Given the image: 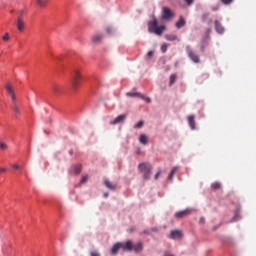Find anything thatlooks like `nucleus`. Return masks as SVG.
<instances>
[{
  "label": "nucleus",
  "instance_id": "obj_1",
  "mask_svg": "<svg viewBox=\"0 0 256 256\" xmlns=\"http://www.w3.org/2000/svg\"><path fill=\"white\" fill-rule=\"evenodd\" d=\"M143 242L139 241L136 244H133V241L128 240L126 242H122V243H116L114 244V246L112 247L111 253L112 255H116V253L119 252L120 249L124 250V251H134V253H141V251H143Z\"/></svg>",
  "mask_w": 256,
  "mask_h": 256
},
{
  "label": "nucleus",
  "instance_id": "obj_2",
  "mask_svg": "<svg viewBox=\"0 0 256 256\" xmlns=\"http://www.w3.org/2000/svg\"><path fill=\"white\" fill-rule=\"evenodd\" d=\"M152 19V21L148 22L149 33H155V35H163V31H165V26H158V21L155 16H152Z\"/></svg>",
  "mask_w": 256,
  "mask_h": 256
},
{
  "label": "nucleus",
  "instance_id": "obj_3",
  "mask_svg": "<svg viewBox=\"0 0 256 256\" xmlns=\"http://www.w3.org/2000/svg\"><path fill=\"white\" fill-rule=\"evenodd\" d=\"M138 170L143 175V179L145 181H149L151 178V171H153V166L149 163H140L138 165Z\"/></svg>",
  "mask_w": 256,
  "mask_h": 256
},
{
  "label": "nucleus",
  "instance_id": "obj_4",
  "mask_svg": "<svg viewBox=\"0 0 256 256\" xmlns=\"http://www.w3.org/2000/svg\"><path fill=\"white\" fill-rule=\"evenodd\" d=\"M79 81H81V72L79 69H74L72 72V89L77 91L79 87Z\"/></svg>",
  "mask_w": 256,
  "mask_h": 256
},
{
  "label": "nucleus",
  "instance_id": "obj_5",
  "mask_svg": "<svg viewBox=\"0 0 256 256\" xmlns=\"http://www.w3.org/2000/svg\"><path fill=\"white\" fill-rule=\"evenodd\" d=\"M173 17H175V13H173L169 7L164 6L162 8V19L164 21H171V19H173Z\"/></svg>",
  "mask_w": 256,
  "mask_h": 256
},
{
  "label": "nucleus",
  "instance_id": "obj_6",
  "mask_svg": "<svg viewBox=\"0 0 256 256\" xmlns=\"http://www.w3.org/2000/svg\"><path fill=\"white\" fill-rule=\"evenodd\" d=\"M126 95H127V97H139L143 101H146V103H151V98H149L139 92H128Z\"/></svg>",
  "mask_w": 256,
  "mask_h": 256
},
{
  "label": "nucleus",
  "instance_id": "obj_7",
  "mask_svg": "<svg viewBox=\"0 0 256 256\" xmlns=\"http://www.w3.org/2000/svg\"><path fill=\"white\" fill-rule=\"evenodd\" d=\"M186 50L188 53V57L191 59V61H193V63H199V61H200L199 55H197V53H195V52H193V50H191V46H187Z\"/></svg>",
  "mask_w": 256,
  "mask_h": 256
},
{
  "label": "nucleus",
  "instance_id": "obj_8",
  "mask_svg": "<svg viewBox=\"0 0 256 256\" xmlns=\"http://www.w3.org/2000/svg\"><path fill=\"white\" fill-rule=\"evenodd\" d=\"M127 119V114L118 115L114 120L110 121V125H119V123H124Z\"/></svg>",
  "mask_w": 256,
  "mask_h": 256
},
{
  "label": "nucleus",
  "instance_id": "obj_9",
  "mask_svg": "<svg viewBox=\"0 0 256 256\" xmlns=\"http://www.w3.org/2000/svg\"><path fill=\"white\" fill-rule=\"evenodd\" d=\"M16 27L18 31L23 32L25 30V20L23 17L19 16L16 20Z\"/></svg>",
  "mask_w": 256,
  "mask_h": 256
},
{
  "label": "nucleus",
  "instance_id": "obj_10",
  "mask_svg": "<svg viewBox=\"0 0 256 256\" xmlns=\"http://www.w3.org/2000/svg\"><path fill=\"white\" fill-rule=\"evenodd\" d=\"M70 175H79L81 173V164L72 165L69 169Z\"/></svg>",
  "mask_w": 256,
  "mask_h": 256
},
{
  "label": "nucleus",
  "instance_id": "obj_11",
  "mask_svg": "<svg viewBox=\"0 0 256 256\" xmlns=\"http://www.w3.org/2000/svg\"><path fill=\"white\" fill-rule=\"evenodd\" d=\"M183 237V233L179 230H174L170 233V239H181Z\"/></svg>",
  "mask_w": 256,
  "mask_h": 256
},
{
  "label": "nucleus",
  "instance_id": "obj_12",
  "mask_svg": "<svg viewBox=\"0 0 256 256\" xmlns=\"http://www.w3.org/2000/svg\"><path fill=\"white\" fill-rule=\"evenodd\" d=\"M215 25V30L217 31V33L223 34L225 33V28L221 25V22H219V20H216L214 22Z\"/></svg>",
  "mask_w": 256,
  "mask_h": 256
},
{
  "label": "nucleus",
  "instance_id": "obj_13",
  "mask_svg": "<svg viewBox=\"0 0 256 256\" xmlns=\"http://www.w3.org/2000/svg\"><path fill=\"white\" fill-rule=\"evenodd\" d=\"M104 185L107 187V189H110L111 191H115V189H117V184L109 181L108 179L104 180Z\"/></svg>",
  "mask_w": 256,
  "mask_h": 256
},
{
  "label": "nucleus",
  "instance_id": "obj_14",
  "mask_svg": "<svg viewBox=\"0 0 256 256\" xmlns=\"http://www.w3.org/2000/svg\"><path fill=\"white\" fill-rule=\"evenodd\" d=\"M51 91L54 95H59V93H61V86H59V84H53L51 86Z\"/></svg>",
  "mask_w": 256,
  "mask_h": 256
},
{
  "label": "nucleus",
  "instance_id": "obj_15",
  "mask_svg": "<svg viewBox=\"0 0 256 256\" xmlns=\"http://www.w3.org/2000/svg\"><path fill=\"white\" fill-rule=\"evenodd\" d=\"M188 214L189 210L179 211L175 213V217H177V219H183V217H187Z\"/></svg>",
  "mask_w": 256,
  "mask_h": 256
},
{
  "label": "nucleus",
  "instance_id": "obj_16",
  "mask_svg": "<svg viewBox=\"0 0 256 256\" xmlns=\"http://www.w3.org/2000/svg\"><path fill=\"white\" fill-rule=\"evenodd\" d=\"M141 145H147L149 143V138L145 134H141L139 137Z\"/></svg>",
  "mask_w": 256,
  "mask_h": 256
},
{
  "label": "nucleus",
  "instance_id": "obj_17",
  "mask_svg": "<svg viewBox=\"0 0 256 256\" xmlns=\"http://www.w3.org/2000/svg\"><path fill=\"white\" fill-rule=\"evenodd\" d=\"M188 123L191 129L195 130V116L190 115L188 116Z\"/></svg>",
  "mask_w": 256,
  "mask_h": 256
},
{
  "label": "nucleus",
  "instance_id": "obj_18",
  "mask_svg": "<svg viewBox=\"0 0 256 256\" xmlns=\"http://www.w3.org/2000/svg\"><path fill=\"white\" fill-rule=\"evenodd\" d=\"M49 0H36V4L41 8L47 7Z\"/></svg>",
  "mask_w": 256,
  "mask_h": 256
},
{
  "label": "nucleus",
  "instance_id": "obj_19",
  "mask_svg": "<svg viewBox=\"0 0 256 256\" xmlns=\"http://www.w3.org/2000/svg\"><path fill=\"white\" fill-rule=\"evenodd\" d=\"M185 18H183V16H181L179 18V20L176 22V27L177 29H181V27H185Z\"/></svg>",
  "mask_w": 256,
  "mask_h": 256
},
{
  "label": "nucleus",
  "instance_id": "obj_20",
  "mask_svg": "<svg viewBox=\"0 0 256 256\" xmlns=\"http://www.w3.org/2000/svg\"><path fill=\"white\" fill-rule=\"evenodd\" d=\"M178 171H179V167H177V166H175V167L171 170V172H170V174H169V176H168L169 181H172V180H173V176H174L175 173H177Z\"/></svg>",
  "mask_w": 256,
  "mask_h": 256
},
{
  "label": "nucleus",
  "instance_id": "obj_21",
  "mask_svg": "<svg viewBox=\"0 0 256 256\" xmlns=\"http://www.w3.org/2000/svg\"><path fill=\"white\" fill-rule=\"evenodd\" d=\"M103 39V35L97 34L92 37L93 43H101V40Z\"/></svg>",
  "mask_w": 256,
  "mask_h": 256
},
{
  "label": "nucleus",
  "instance_id": "obj_22",
  "mask_svg": "<svg viewBox=\"0 0 256 256\" xmlns=\"http://www.w3.org/2000/svg\"><path fill=\"white\" fill-rule=\"evenodd\" d=\"M5 87L8 94L10 95L15 94V91L13 90V86L11 85V83H7Z\"/></svg>",
  "mask_w": 256,
  "mask_h": 256
},
{
  "label": "nucleus",
  "instance_id": "obj_23",
  "mask_svg": "<svg viewBox=\"0 0 256 256\" xmlns=\"http://www.w3.org/2000/svg\"><path fill=\"white\" fill-rule=\"evenodd\" d=\"M145 125V121L140 120L138 123L134 125V129H141Z\"/></svg>",
  "mask_w": 256,
  "mask_h": 256
},
{
  "label": "nucleus",
  "instance_id": "obj_24",
  "mask_svg": "<svg viewBox=\"0 0 256 256\" xmlns=\"http://www.w3.org/2000/svg\"><path fill=\"white\" fill-rule=\"evenodd\" d=\"M211 189H214V191H216L217 189H221V183H219V182L212 183Z\"/></svg>",
  "mask_w": 256,
  "mask_h": 256
},
{
  "label": "nucleus",
  "instance_id": "obj_25",
  "mask_svg": "<svg viewBox=\"0 0 256 256\" xmlns=\"http://www.w3.org/2000/svg\"><path fill=\"white\" fill-rule=\"evenodd\" d=\"M176 81H177V75L172 74V75L170 76L169 85H170V86L173 85Z\"/></svg>",
  "mask_w": 256,
  "mask_h": 256
},
{
  "label": "nucleus",
  "instance_id": "obj_26",
  "mask_svg": "<svg viewBox=\"0 0 256 256\" xmlns=\"http://www.w3.org/2000/svg\"><path fill=\"white\" fill-rule=\"evenodd\" d=\"M12 109L14 113H17V115H21V110H19V107L17 106V104H13Z\"/></svg>",
  "mask_w": 256,
  "mask_h": 256
},
{
  "label": "nucleus",
  "instance_id": "obj_27",
  "mask_svg": "<svg viewBox=\"0 0 256 256\" xmlns=\"http://www.w3.org/2000/svg\"><path fill=\"white\" fill-rule=\"evenodd\" d=\"M167 41H177L176 35H166Z\"/></svg>",
  "mask_w": 256,
  "mask_h": 256
},
{
  "label": "nucleus",
  "instance_id": "obj_28",
  "mask_svg": "<svg viewBox=\"0 0 256 256\" xmlns=\"http://www.w3.org/2000/svg\"><path fill=\"white\" fill-rule=\"evenodd\" d=\"M11 167L17 171H21V169H23V167L19 164H12Z\"/></svg>",
  "mask_w": 256,
  "mask_h": 256
},
{
  "label": "nucleus",
  "instance_id": "obj_29",
  "mask_svg": "<svg viewBox=\"0 0 256 256\" xmlns=\"http://www.w3.org/2000/svg\"><path fill=\"white\" fill-rule=\"evenodd\" d=\"M201 19H202L203 23H205V21H207V19H209V13L202 14Z\"/></svg>",
  "mask_w": 256,
  "mask_h": 256
},
{
  "label": "nucleus",
  "instance_id": "obj_30",
  "mask_svg": "<svg viewBox=\"0 0 256 256\" xmlns=\"http://www.w3.org/2000/svg\"><path fill=\"white\" fill-rule=\"evenodd\" d=\"M0 149H2L3 151L8 149V146L5 142H0Z\"/></svg>",
  "mask_w": 256,
  "mask_h": 256
},
{
  "label": "nucleus",
  "instance_id": "obj_31",
  "mask_svg": "<svg viewBox=\"0 0 256 256\" xmlns=\"http://www.w3.org/2000/svg\"><path fill=\"white\" fill-rule=\"evenodd\" d=\"M89 179V176L88 175H85V176H82L81 180H80V183L83 184V183H87Z\"/></svg>",
  "mask_w": 256,
  "mask_h": 256
},
{
  "label": "nucleus",
  "instance_id": "obj_32",
  "mask_svg": "<svg viewBox=\"0 0 256 256\" xmlns=\"http://www.w3.org/2000/svg\"><path fill=\"white\" fill-rule=\"evenodd\" d=\"M221 3H223V5H231V3H233L234 0H220Z\"/></svg>",
  "mask_w": 256,
  "mask_h": 256
},
{
  "label": "nucleus",
  "instance_id": "obj_33",
  "mask_svg": "<svg viewBox=\"0 0 256 256\" xmlns=\"http://www.w3.org/2000/svg\"><path fill=\"white\" fill-rule=\"evenodd\" d=\"M167 44H163L162 46H161V51H162V53H167Z\"/></svg>",
  "mask_w": 256,
  "mask_h": 256
},
{
  "label": "nucleus",
  "instance_id": "obj_34",
  "mask_svg": "<svg viewBox=\"0 0 256 256\" xmlns=\"http://www.w3.org/2000/svg\"><path fill=\"white\" fill-rule=\"evenodd\" d=\"M10 96H11V99H12L14 105H17V98L15 97V94H11Z\"/></svg>",
  "mask_w": 256,
  "mask_h": 256
},
{
  "label": "nucleus",
  "instance_id": "obj_35",
  "mask_svg": "<svg viewBox=\"0 0 256 256\" xmlns=\"http://www.w3.org/2000/svg\"><path fill=\"white\" fill-rule=\"evenodd\" d=\"M3 41H9L10 37H9V33H6L3 37H2Z\"/></svg>",
  "mask_w": 256,
  "mask_h": 256
},
{
  "label": "nucleus",
  "instance_id": "obj_36",
  "mask_svg": "<svg viewBox=\"0 0 256 256\" xmlns=\"http://www.w3.org/2000/svg\"><path fill=\"white\" fill-rule=\"evenodd\" d=\"M106 32L108 33V35H111V33H113V28L107 27Z\"/></svg>",
  "mask_w": 256,
  "mask_h": 256
},
{
  "label": "nucleus",
  "instance_id": "obj_37",
  "mask_svg": "<svg viewBox=\"0 0 256 256\" xmlns=\"http://www.w3.org/2000/svg\"><path fill=\"white\" fill-rule=\"evenodd\" d=\"M187 5H193V3H195V0H184Z\"/></svg>",
  "mask_w": 256,
  "mask_h": 256
},
{
  "label": "nucleus",
  "instance_id": "obj_38",
  "mask_svg": "<svg viewBox=\"0 0 256 256\" xmlns=\"http://www.w3.org/2000/svg\"><path fill=\"white\" fill-rule=\"evenodd\" d=\"M153 55H154V52H153V51H149V52L147 53L148 59H151V57H153Z\"/></svg>",
  "mask_w": 256,
  "mask_h": 256
},
{
  "label": "nucleus",
  "instance_id": "obj_39",
  "mask_svg": "<svg viewBox=\"0 0 256 256\" xmlns=\"http://www.w3.org/2000/svg\"><path fill=\"white\" fill-rule=\"evenodd\" d=\"M159 177H161V171H158L157 173H156V175H155V179H159Z\"/></svg>",
  "mask_w": 256,
  "mask_h": 256
},
{
  "label": "nucleus",
  "instance_id": "obj_40",
  "mask_svg": "<svg viewBox=\"0 0 256 256\" xmlns=\"http://www.w3.org/2000/svg\"><path fill=\"white\" fill-rule=\"evenodd\" d=\"M90 256H101V255L99 253H97V252H91Z\"/></svg>",
  "mask_w": 256,
  "mask_h": 256
},
{
  "label": "nucleus",
  "instance_id": "obj_41",
  "mask_svg": "<svg viewBox=\"0 0 256 256\" xmlns=\"http://www.w3.org/2000/svg\"><path fill=\"white\" fill-rule=\"evenodd\" d=\"M6 171H7V168H1V169H0V174H1V173H5Z\"/></svg>",
  "mask_w": 256,
  "mask_h": 256
},
{
  "label": "nucleus",
  "instance_id": "obj_42",
  "mask_svg": "<svg viewBox=\"0 0 256 256\" xmlns=\"http://www.w3.org/2000/svg\"><path fill=\"white\" fill-rule=\"evenodd\" d=\"M218 10H219V6L212 7V11H218Z\"/></svg>",
  "mask_w": 256,
  "mask_h": 256
},
{
  "label": "nucleus",
  "instance_id": "obj_43",
  "mask_svg": "<svg viewBox=\"0 0 256 256\" xmlns=\"http://www.w3.org/2000/svg\"><path fill=\"white\" fill-rule=\"evenodd\" d=\"M200 223H205V218H200Z\"/></svg>",
  "mask_w": 256,
  "mask_h": 256
},
{
  "label": "nucleus",
  "instance_id": "obj_44",
  "mask_svg": "<svg viewBox=\"0 0 256 256\" xmlns=\"http://www.w3.org/2000/svg\"><path fill=\"white\" fill-rule=\"evenodd\" d=\"M149 233H150V232H149L148 230H144V234H145V235H149Z\"/></svg>",
  "mask_w": 256,
  "mask_h": 256
},
{
  "label": "nucleus",
  "instance_id": "obj_45",
  "mask_svg": "<svg viewBox=\"0 0 256 256\" xmlns=\"http://www.w3.org/2000/svg\"><path fill=\"white\" fill-rule=\"evenodd\" d=\"M104 197H109V193H108V192H105V193H104Z\"/></svg>",
  "mask_w": 256,
  "mask_h": 256
},
{
  "label": "nucleus",
  "instance_id": "obj_46",
  "mask_svg": "<svg viewBox=\"0 0 256 256\" xmlns=\"http://www.w3.org/2000/svg\"><path fill=\"white\" fill-rule=\"evenodd\" d=\"M152 231H157V229H155V228H152Z\"/></svg>",
  "mask_w": 256,
  "mask_h": 256
}]
</instances>
